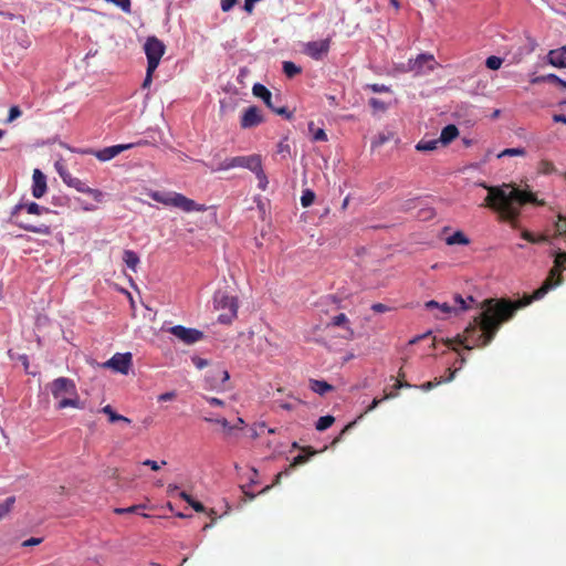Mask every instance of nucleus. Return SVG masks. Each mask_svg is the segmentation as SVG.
Returning a JSON list of instances; mask_svg holds the SVG:
<instances>
[{"label": "nucleus", "mask_w": 566, "mask_h": 566, "mask_svg": "<svg viewBox=\"0 0 566 566\" xmlns=\"http://www.w3.org/2000/svg\"><path fill=\"white\" fill-rule=\"evenodd\" d=\"M566 269V252L559 251L555 254L554 266L542 286L533 292L531 296H524L522 300L511 301L507 298H488L481 303L482 312L473 318L467 326L462 335H457L453 339H443L447 346L453 343L464 346L465 349L474 347H484L495 337L501 325L510 321L518 308L532 303L534 300L542 298L548 291L558 286L563 282V271Z\"/></svg>", "instance_id": "f257e3e1"}, {"label": "nucleus", "mask_w": 566, "mask_h": 566, "mask_svg": "<svg viewBox=\"0 0 566 566\" xmlns=\"http://www.w3.org/2000/svg\"><path fill=\"white\" fill-rule=\"evenodd\" d=\"M488 196L484 199V206L497 212L502 220L511 223L516 222L521 208L526 203H538L534 193L521 190L511 185L486 186Z\"/></svg>", "instance_id": "f03ea898"}, {"label": "nucleus", "mask_w": 566, "mask_h": 566, "mask_svg": "<svg viewBox=\"0 0 566 566\" xmlns=\"http://www.w3.org/2000/svg\"><path fill=\"white\" fill-rule=\"evenodd\" d=\"M50 389L52 396L59 400L57 409L67 407L82 408L75 382L72 379L59 377L51 382Z\"/></svg>", "instance_id": "7ed1b4c3"}, {"label": "nucleus", "mask_w": 566, "mask_h": 566, "mask_svg": "<svg viewBox=\"0 0 566 566\" xmlns=\"http://www.w3.org/2000/svg\"><path fill=\"white\" fill-rule=\"evenodd\" d=\"M148 196L165 206L178 208L185 212L191 211H205L206 208L201 205H198L195 200L187 198L182 193L168 191L161 192L156 190H149Z\"/></svg>", "instance_id": "20e7f679"}, {"label": "nucleus", "mask_w": 566, "mask_h": 566, "mask_svg": "<svg viewBox=\"0 0 566 566\" xmlns=\"http://www.w3.org/2000/svg\"><path fill=\"white\" fill-rule=\"evenodd\" d=\"M214 307L218 311H222L219 315L218 321L222 324H230L238 314V298L237 296L229 295L224 291H218L213 297Z\"/></svg>", "instance_id": "39448f33"}, {"label": "nucleus", "mask_w": 566, "mask_h": 566, "mask_svg": "<svg viewBox=\"0 0 566 566\" xmlns=\"http://www.w3.org/2000/svg\"><path fill=\"white\" fill-rule=\"evenodd\" d=\"M55 169L63 182L69 187L74 188L78 192L91 195L97 202L103 200L104 195L101 190L93 189L77 177L72 176V174L60 161L55 163Z\"/></svg>", "instance_id": "423d86ee"}, {"label": "nucleus", "mask_w": 566, "mask_h": 566, "mask_svg": "<svg viewBox=\"0 0 566 566\" xmlns=\"http://www.w3.org/2000/svg\"><path fill=\"white\" fill-rule=\"evenodd\" d=\"M262 164V159L260 155L253 154L249 156H237L232 158H227L221 161L218 166L211 167V171H223L232 168H247L250 171L254 172L255 169Z\"/></svg>", "instance_id": "0eeeda50"}, {"label": "nucleus", "mask_w": 566, "mask_h": 566, "mask_svg": "<svg viewBox=\"0 0 566 566\" xmlns=\"http://www.w3.org/2000/svg\"><path fill=\"white\" fill-rule=\"evenodd\" d=\"M144 50L147 56V66H149L150 71H156L166 51L164 42L156 36H149L146 40Z\"/></svg>", "instance_id": "6e6552de"}, {"label": "nucleus", "mask_w": 566, "mask_h": 566, "mask_svg": "<svg viewBox=\"0 0 566 566\" xmlns=\"http://www.w3.org/2000/svg\"><path fill=\"white\" fill-rule=\"evenodd\" d=\"M253 95L263 99L265 105L272 109L275 114L284 115L286 118H291V113L287 112L286 107H276L272 102V93L262 84L256 83L252 87Z\"/></svg>", "instance_id": "1a4fd4ad"}, {"label": "nucleus", "mask_w": 566, "mask_h": 566, "mask_svg": "<svg viewBox=\"0 0 566 566\" xmlns=\"http://www.w3.org/2000/svg\"><path fill=\"white\" fill-rule=\"evenodd\" d=\"M331 48V38L319 40V41H311L304 45L303 52L312 57L313 60L319 61L325 55H327Z\"/></svg>", "instance_id": "9d476101"}, {"label": "nucleus", "mask_w": 566, "mask_h": 566, "mask_svg": "<svg viewBox=\"0 0 566 566\" xmlns=\"http://www.w3.org/2000/svg\"><path fill=\"white\" fill-rule=\"evenodd\" d=\"M133 364V356L130 353H117L108 359L104 367L111 368L120 374L127 375Z\"/></svg>", "instance_id": "9b49d317"}, {"label": "nucleus", "mask_w": 566, "mask_h": 566, "mask_svg": "<svg viewBox=\"0 0 566 566\" xmlns=\"http://www.w3.org/2000/svg\"><path fill=\"white\" fill-rule=\"evenodd\" d=\"M170 333L186 344H195L203 337V333L201 331L188 328L181 325L171 327Z\"/></svg>", "instance_id": "f8f14e48"}, {"label": "nucleus", "mask_w": 566, "mask_h": 566, "mask_svg": "<svg viewBox=\"0 0 566 566\" xmlns=\"http://www.w3.org/2000/svg\"><path fill=\"white\" fill-rule=\"evenodd\" d=\"M434 56L429 53H421L416 59L408 61V71H412L416 74L423 73V67L427 65L428 71H433L436 67Z\"/></svg>", "instance_id": "ddd939ff"}, {"label": "nucleus", "mask_w": 566, "mask_h": 566, "mask_svg": "<svg viewBox=\"0 0 566 566\" xmlns=\"http://www.w3.org/2000/svg\"><path fill=\"white\" fill-rule=\"evenodd\" d=\"M264 122L261 109L258 106H249L242 114L240 126L243 129L256 127Z\"/></svg>", "instance_id": "4468645a"}, {"label": "nucleus", "mask_w": 566, "mask_h": 566, "mask_svg": "<svg viewBox=\"0 0 566 566\" xmlns=\"http://www.w3.org/2000/svg\"><path fill=\"white\" fill-rule=\"evenodd\" d=\"M230 375L227 369L217 367L211 369L206 376V381L210 389H224V384L229 380Z\"/></svg>", "instance_id": "2eb2a0df"}, {"label": "nucleus", "mask_w": 566, "mask_h": 566, "mask_svg": "<svg viewBox=\"0 0 566 566\" xmlns=\"http://www.w3.org/2000/svg\"><path fill=\"white\" fill-rule=\"evenodd\" d=\"M32 180V196L36 199H40L45 195L48 189L46 177L40 169H34Z\"/></svg>", "instance_id": "dca6fc26"}, {"label": "nucleus", "mask_w": 566, "mask_h": 566, "mask_svg": "<svg viewBox=\"0 0 566 566\" xmlns=\"http://www.w3.org/2000/svg\"><path fill=\"white\" fill-rule=\"evenodd\" d=\"M132 144L126 145H114L109 147H105L101 150L94 151L93 155L101 161H107L118 156L122 151L130 148Z\"/></svg>", "instance_id": "f3484780"}, {"label": "nucleus", "mask_w": 566, "mask_h": 566, "mask_svg": "<svg viewBox=\"0 0 566 566\" xmlns=\"http://www.w3.org/2000/svg\"><path fill=\"white\" fill-rule=\"evenodd\" d=\"M22 210H27L30 214H42L50 212V209L43 206L38 205L36 202H27V203H19L14 207L12 211V217L19 218V213Z\"/></svg>", "instance_id": "a211bd4d"}, {"label": "nucleus", "mask_w": 566, "mask_h": 566, "mask_svg": "<svg viewBox=\"0 0 566 566\" xmlns=\"http://www.w3.org/2000/svg\"><path fill=\"white\" fill-rule=\"evenodd\" d=\"M547 61L555 67H566V46L551 50L547 54Z\"/></svg>", "instance_id": "6ab92c4d"}, {"label": "nucleus", "mask_w": 566, "mask_h": 566, "mask_svg": "<svg viewBox=\"0 0 566 566\" xmlns=\"http://www.w3.org/2000/svg\"><path fill=\"white\" fill-rule=\"evenodd\" d=\"M424 307L427 310H433V308H437L439 310V313L436 314V318H444L447 315H450L452 313H455V307H452L451 305H449L448 303H438L437 301H428L424 303Z\"/></svg>", "instance_id": "aec40b11"}, {"label": "nucleus", "mask_w": 566, "mask_h": 566, "mask_svg": "<svg viewBox=\"0 0 566 566\" xmlns=\"http://www.w3.org/2000/svg\"><path fill=\"white\" fill-rule=\"evenodd\" d=\"M459 136V129L455 125L450 124L442 128L438 138L442 145H448Z\"/></svg>", "instance_id": "412c9836"}, {"label": "nucleus", "mask_w": 566, "mask_h": 566, "mask_svg": "<svg viewBox=\"0 0 566 566\" xmlns=\"http://www.w3.org/2000/svg\"><path fill=\"white\" fill-rule=\"evenodd\" d=\"M18 224L20 228H22L27 231L33 232V233L43 234V235L51 234V227L45 223L32 224V223H27L23 221H18Z\"/></svg>", "instance_id": "4be33fe9"}, {"label": "nucleus", "mask_w": 566, "mask_h": 566, "mask_svg": "<svg viewBox=\"0 0 566 566\" xmlns=\"http://www.w3.org/2000/svg\"><path fill=\"white\" fill-rule=\"evenodd\" d=\"M310 388L312 391L323 396L333 390V386L325 380L310 379Z\"/></svg>", "instance_id": "5701e85b"}, {"label": "nucleus", "mask_w": 566, "mask_h": 566, "mask_svg": "<svg viewBox=\"0 0 566 566\" xmlns=\"http://www.w3.org/2000/svg\"><path fill=\"white\" fill-rule=\"evenodd\" d=\"M123 261L130 270L136 272L137 265L139 264V256L136 252L132 250H124Z\"/></svg>", "instance_id": "b1692460"}, {"label": "nucleus", "mask_w": 566, "mask_h": 566, "mask_svg": "<svg viewBox=\"0 0 566 566\" xmlns=\"http://www.w3.org/2000/svg\"><path fill=\"white\" fill-rule=\"evenodd\" d=\"M446 243L448 245H455V244L467 245L470 243V240L462 231H457L452 235H450L446 239Z\"/></svg>", "instance_id": "393cba45"}, {"label": "nucleus", "mask_w": 566, "mask_h": 566, "mask_svg": "<svg viewBox=\"0 0 566 566\" xmlns=\"http://www.w3.org/2000/svg\"><path fill=\"white\" fill-rule=\"evenodd\" d=\"M448 373H449V376L446 379H437L436 378L433 381H427V382L422 384L421 386H419V388L422 389L423 391H429L432 388H434L436 386H438L444 381H451L454 378L455 370H451L449 368Z\"/></svg>", "instance_id": "a878e982"}, {"label": "nucleus", "mask_w": 566, "mask_h": 566, "mask_svg": "<svg viewBox=\"0 0 566 566\" xmlns=\"http://www.w3.org/2000/svg\"><path fill=\"white\" fill-rule=\"evenodd\" d=\"M308 132L313 142H327V135L323 128H315L314 122L308 123Z\"/></svg>", "instance_id": "bb28decb"}, {"label": "nucleus", "mask_w": 566, "mask_h": 566, "mask_svg": "<svg viewBox=\"0 0 566 566\" xmlns=\"http://www.w3.org/2000/svg\"><path fill=\"white\" fill-rule=\"evenodd\" d=\"M441 144L439 139H421L417 145L416 149L418 151H432L438 148V145Z\"/></svg>", "instance_id": "cd10ccee"}, {"label": "nucleus", "mask_w": 566, "mask_h": 566, "mask_svg": "<svg viewBox=\"0 0 566 566\" xmlns=\"http://www.w3.org/2000/svg\"><path fill=\"white\" fill-rule=\"evenodd\" d=\"M102 412L108 416L111 422L123 421L128 424L132 422L129 418L116 413L109 405L103 407Z\"/></svg>", "instance_id": "c85d7f7f"}, {"label": "nucleus", "mask_w": 566, "mask_h": 566, "mask_svg": "<svg viewBox=\"0 0 566 566\" xmlns=\"http://www.w3.org/2000/svg\"><path fill=\"white\" fill-rule=\"evenodd\" d=\"M303 451H306V454H298L296 455L293 461L291 462L290 467L287 468L291 470L292 468H295L297 465L304 464L308 461L311 455H314L316 452L311 450V448H304Z\"/></svg>", "instance_id": "c756f323"}, {"label": "nucleus", "mask_w": 566, "mask_h": 566, "mask_svg": "<svg viewBox=\"0 0 566 566\" xmlns=\"http://www.w3.org/2000/svg\"><path fill=\"white\" fill-rule=\"evenodd\" d=\"M521 237L531 243H544V242L548 241L547 235H545V234L536 235L528 230H523L521 232Z\"/></svg>", "instance_id": "7c9ffc66"}, {"label": "nucleus", "mask_w": 566, "mask_h": 566, "mask_svg": "<svg viewBox=\"0 0 566 566\" xmlns=\"http://www.w3.org/2000/svg\"><path fill=\"white\" fill-rule=\"evenodd\" d=\"M468 301L470 303H474V298L472 296H469L468 300H464L461 295L457 294L454 296V305L452 307H455V313L458 311H467L470 308V305L468 304Z\"/></svg>", "instance_id": "2f4dec72"}, {"label": "nucleus", "mask_w": 566, "mask_h": 566, "mask_svg": "<svg viewBox=\"0 0 566 566\" xmlns=\"http://www.w3.org/2000/svg\"><path fill=\"white\" fill-rule=\"evenodd\" d=\"M15 503L14 496L7 497L2 503H0V521L4 518L13 509Z\"/></svg>", "instance_id": "473e14b6"}, {"label": "nucleus", "mask_w": 566, "mask_h": 566, "mask_svg": "<svg viewBox=\"0 0 566 566\" xmlns=\"http://www.w3.org/2000/svg\"><path fill=\"white\" fill-rule=\"evenodd\" d=\"M205 421L219 423L220 426H222L227 434H230L232 430L237 429V426H231L226 418L205 417Z\"/></svg>", "instance_id": "72a5a7b5"}, {"label": "nucleus", "mask_w": 566, "mask_h": 566, "mask_svg": "<svg viewBox=\"0 0 566 566\" xmlns=\"http://www.w3.org/2000/svg\"><path fill=\"white\" fill-rule=\"evenodd\" d=\"M283 72L287 77H294L302 72V69L291 61L283 62Z\"/></svg>", "instance_id": "f704fd0d"}, {"label": "nucleus", "mask_w": 566, "mask_h": 566, "mask_svg": "<svg viewBox=\"0 0 566 566\" xmlns=\"http://www.w3.org/2000/svg\"><path fill=\"white\" fill-rule=\"evenodd\" d=\"M334 422L335 418L333 416H323L316 421L315 428L318 431H324L328 429Z\"/></svg>", "instance_id": "c9c22d12"}, {"label": "nucleus", "mask_w": 566, "mask_h": 566, "mask_svg": "<svg viewBox=\"0 0 566 566\" xmlns=\"http://www.w3.org/2000/svg\"><path fill=\"white\" fill-rule=\"evenodd\" d=\"M348 318L344 313H340L332 318L331 325L333 326H344L350 333V336L354 335L353 329L347 326Z\"/></svg>", "instance_id": "e433bc0d"}, {"label": "nucleus", "mask_w": 566, "mask_h": 566, "mask_svg": "<svg viewBox=\"0 0 566 566\" xmlns=\"http://www.w3.org/2000/svg\"><path fill=\"white\" fill-rule=\"evenodd\" d=\"M412 385L409 384L407 380H406V374L403 371L402 368H400L398 370V374H397V377H396V382L394 385V388L395 389H401V388H411Z\"/></svg>", "instance_id": "4c0bfd02"}, {"label": "nucleus", "mask_w": 566, "mask_h": 566, "mask_svg": "<svg viewBox=\"0 0 566 566\" xmlns=\"http://www.w3.org/2000/svg\"><path fill=\"white\" fill-rule=\"evenodd\" d=\"M525 155H526V150L522 147H518V148H505L497 155V157L502 158L505 156H525Z\"/></svg>", "instance_id": "58836bf2"}, {"label": "nucleus", "mask_w": 566, "mask_h": 566, "mask_svg": "<svg viewBox=\"0 0 566 566\" xmlns=\"http://www.w3.org/2000/svg\"><path fill=\"white\" fill-rule=\"evenodd\" d=\"M315 200V193L311 189H305L301 197V203L304 208L310 207Z\"/></svg>", "instance_id": "ea45409f"}, {"label": "nucleus", "mask_w": 566, "mask_h": 566, "mask_svg": "<svg viewBox=\"0 0 566 566\" xmlns=\"http://www.w3.org/2000/svg\"><path fill=\"white\" fill-rule=\"evenodd\" d=\"M254 174L259 180V188L262 189V190H265L266 186H268V178H266V175L262 168V164L259 166L258 169L254 170Z\"/></svg>", "instance_id": "a19ab883"}, {"label": "nucleus", "mask_w": 566, "mask_h": 566, "mask_svg": "<svg viewBox=\"0 0 566 566\" xmlns=\"http://www.w3.org/2000/svg\"><path fill=\"white\" fill-rule=\"evenodd\" d=\"M502 63H503L502 59L499 56H495V55L489 56L485 61V65L490 70H499L501 67Z\"/></svg>", "instance_id": "79ce46f5"}, {"label": "nucleus", "mask_w": 566, "mask_h": 566, "mask_svg": "<svg viewBox=\"0 0 566 566\" xmlns=\"http://www.w3.org/2000/svg\"><path fill=\"white\" fill-rule=\"evenodd\" d=\"M397 394H394V392H390V394H387L382 399H377L375 398L371 403L368 406V408L366 409L365 413L367 412H370L373 411L374 409H376L378 407V405L382 401V400H386V399H390V398H394L396 397Z\"/></svg>", "instance_id": "37998d69"}, {"label": "nucleus", "mask_w": 566, "mask_h": 566, "mask_svg": "<svg viewBox=\"0 0 566 566\" xmlns=\"http://www.w3.org/2000/svg\"><path fill=\"white\" fill-rule=\"evenodd\" d=\"M557 235H566V218L558 217V222L555 224Z\"/></svg>", "instance_id": "c03bdc74"}, {"label": "nucleus", "mask_w": 566, "mask_h": 566, "mask_svg": "<svg viewBox=\"0 0 566 566\" xmlns=\"http://www.w3.org/2000/svg\"><path fill=\"white\" fill-rule=\"evenodd\" d=\"M545 78H546V82H548V83L557 84V85L566 88V81H564L563 78L558 77L555 74H547V75H545Z\"/></svg>", "instance_id": "a18cd8bd"}, {"label": "nucleus", "mask_w": 566, "mask_h": 566, "mask_svg": "<svg viewBox=\"0 0 566 566\" xmlns=\"http://www.w3.org/2000/svg\"><path fill=\"white\" fill-rule=\"evenodd\" d=\"M140 507H142V505H132V506H129V507H116V509L114 510V513H115V514H118V515L126 514V513H135V512H137Z\"/></svg>", "instance_id": "49530a36"}, {"label": "nucleus", "mask_w": 566, "mask_h": 566, "mask_svg": "<svg viewBox=\"0 0 566 566\" xmlns=\"http://www.w3.org/2000/svg\"><path fill=\"white\" fill-rule=\"evenodd\" d=\"M22 114L21 109L19 106H12L10 107L9 109V115H8V118H7V122L8 123H11L13 122L14 119H17L18 117H20Z\"/></svg>", "instance_id": "de8ad7c7"}, {"label": "nucleus", "mask_w": 566, "mask_h": 566, "mask_svg": "<svg viewBox=\"0 0 566 566\" xmlns=\"http://www.w3.org/2000/svg\"><path fill=\"white\" fill-rule=\"evenodd\" d=\"M43 542V537H31L29 539H25L21 543L22 547H31L40 545Z\"/></svg>", "instance_id": "09e8293b"}, {"label": "nucleus", "mask_w": 566, "mask_h": 566, "mask_svg": "<svg viewBox=\"0 0 566 566\" xmlns=\"http://www.w3.org/2000/svg\"><path fill=\"white\" fill-rule=\"evenodd\" d=\"M369 105L376 111H385L386 109V104L382 101L375 98V97L369 99Z\"/></svg>", "instance_id": "8fccbe9b"}, {"label": "nucleus", "mask_w": 566, "mask_h": 566, "mask_svg": "<svg viewBox=\"0 0 566 566\" xmlns=\"http://www.w3.org/2000/svg\"><path fill=\"white\" fill-rule=\"evenodd\" d=\"M239 0H221L220 7L223 12H229Z\"/></svg>", "instance_id": "3c124183"}, {"label": "nucleus", "mask_w": 566, "mask_h": 566, "mask_svg": "<svg viewBox=\"0 0 566 566\" xmlns=\"http://www.w3.org/2000/svg\"><path fill=\"white\" fill-rule=\"evenodd\" d=\"M371 310L375 313H385V312L389 311V307L382 303H375L371 305Z\"/></svg>", "instance_id": "603ef678"}, {"label": "nucleus", "mask_w": 566, "mask_h": 566, "mask_svg": "<svg viewBox=\"0 0 566 566\" xmlns=\"http://www.w3.org/2000/svg\"><path fill=\"white\" fill-rule=\"evenodd\" d=\"M176 398V392L175 391H168V392H164L161 395L158 396V401H169V400H172Z\"/></svg>", "instance_id": "864d4df0"}, {"label": "nucleus", "mask_w": 566, "mask_h": 566, "mask_svg": "<svg viewBox=\"0 0 566 566\" xmlns=\"http://www.w3.org/2000/svg\"><path fill=\"white\" fill-rule=\"evenodd\" d=\"M192 363L198 369H202L208 365V361L200 357H193Z\"/></svg>", "instance_id": "5fc2aeb1"}, {"label": "nucleus", "mask_w": 566, "mask_h": 566, "mask_svg": "<svg viewBox=\"0 0 566 566\" xmlns=\"http://www.w3.org/2000/svg\"><path fill=\"white\" fill-rule=\"evenodd\" d=\"M155 71H150L149 66H147V71H146V77L143 82V87H148L150 84H151V81H153V73Z\"/></svg>", "instance_id": "6e6d98bb"}, {"label": "nucleus", "mask_w": 566, "mask_h": 566, "mask_svg": "<svg viewBox=\"0 0 566 566\" xmlns=\"http://www.w3.org/2000/svg\"><path fill=\"white\" fill-rule=\"evenodd\" d=\"M541 166H542V170L545 172V174H548L551 171L554 170V165L551 163V161H547V160H543L541 163Z\"/></svg>", "instance_id": "4d7b16f0"}, {"label": "nucleus", "mask_w": 566, "mask_h": 566, "mask_svg": "<svg viewBox=\"0 0 566 566\" xmlns=\"http://www.w3.org/2000/svg\"><path fill=\"white\" fill-rule=\"evenodd\" d=\"M207 401L211 405V406H214V407H222L224 406V401L219 399V398H216V397H208L207 398Z\"/></svg>", "instance_id": "13d9d810"}, {"label": "nucleus", "mask_w": 566, "mask_h": 566, "mask_svg": "<svg viewBox=\"0 0 566 566\" xmlns=\"http://www.w3.org/2000/svg\"><path fill=\"white\" fill-rule=\"evenodd\" d=\"M369 88L375 93L387 92L389 90L387 86L379 84H371L369 85Z\"/></svg>", "instance_id": "bf43d9fd"}, {"label": "nucleus", "mask_w": 566, "mask_h": 566, "mask_svg": "<svg viewBox=\"0 0 566 566\" xmlns=\"http://www.w3.org/2000/svg\"><path fill=\"white\" fill-rule=\"evenodd\" d=\"M189 504L192 506V509L196 512H203L205 511L203 504L198 502V501L192 500Z\"/></svg>", "instance_id": "052dcab7"}, {"label": "nucleus", "mask_w": 566, "mask_h": 566, "mask_svg": "<svg viewBox=\"0 0 566 566\" xmlns=\"http://www.w3.org/2000/svg\"><path fill=\"white\" fill-rule=\"evenodd\" d=\"M144 465L150 467L151 470L157 471L160 469V465L154 460H145L143 462Z\"/></svg>", "instance_id": "680f3d73"}, {"label": "nucleus", "mask_w": 566, "mask_h": 566, "mask_svg": "<svg viewBox=\"0 0 566 566\" xmlns=\"http://www.w3.org/2000/svg\"><path fill=\"white\" fill-rule=\"evenodd\" d=\"M355 424V421L354 422H350L348 423L344 429L343 431L340 432V434L333 441V444L337 443L338 441H340L342 439V436L344 434V432H346L348 429H350Z\"/></svg>", "instance_id": "e2e57ef3"}, {"label": "nucleus", "mask_w": 566, "mask_h": 566, "mask_svg": "<svg viewBox=\"0 0 566 566\" xmlns=\"http://www.w3.org/2000/svg\"><path fill=\"white\" fill-rule=\"evenodd\" d=\"M553 120H554L555 123H563V124H566V116H565V115H563V114H555V115L553 116Z\"/></svg>", "instance_id": "0e129e2a"}, {"label": "nucleus", "mask_w": 566, "mask_h": 566, "mask_svg": "<svg viewBox=\"0 0 566 566\" xmlns=\"http://www.w3.org/2000/svg\"><path fill=\"white\" fill-rule=\"evenodd\" d=\"M289 472H290V470H289V469H286L285 471L279 472V473L275 475L274 484H279V483H280V481H281V479H282V476H283V475H287V474H289Z\"/></svg>", "instance_id": "69168bd1"}, {"label": "nucleus", "mask_w": 566, "mask_h": 566, "mask_svg": "<svg viewBox=\"0 0 566 566\" xmlns=\"http://www.w3.org/2000/svg\"><path fill=\"white\" fill-rule=\"evenodd\" d=\"M546 82L545 75L535 76L531 80L532 84H539Z\"/></svg>", "instance_id": "338daca9"}, {"label": "nucleus", "mask_w": 566, "mask_h": 566, "mask_svg": "<svg viewBox=\"0 0 566 566\" xmlns=\"http://www.w3.org/2000/svg\"><path fill=\"white\" fill-rule=\"evenodd\" d=\"M430 334H431V332H428V333H426V334H423V335L416 336V337H413L412 339H410V340H409V344H416V343H418L420 339H422V338H424V337L429 336Z\"/></svg>", "instance_id": "774afa93"}]
</instances>
